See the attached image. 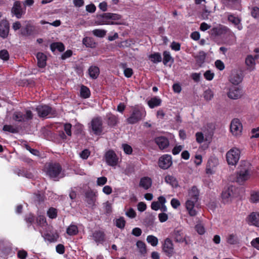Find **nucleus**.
Listing matches in <instances>:
<instances>
[{
    "instance_id": "obj_15",
    "label": "nucleus",
    "mask_w": 259,
    "mask_h": 259,
    "mask_svg": "<svg viewBox=\"0 0 259 259\" xmlns=\"http://www.w3.org/2000/svg\"><path fill=\"white\" fill-rule=\"evenodd\" d=\"M234 187L231 186L228 187H225L222 192V199L224 203H228L231 202L233 197Z\"/></svg>"
},
{
    "instance_id": "obj_1",
    "label": "nucleus",
    "mask_w": 259,
    "mask_h": 259,
    "mask_svg": "<svg viewBox=\"0 0 259 259\" xmlns=\"http://www.w3.org/2000/svg\"><path fill=\"white\" fill-rule=\"evenodd\" d=\"M199 196V191L197 187L193 186L189 191V199L186 202V207L191 216H195L197 212L194 209L196 203L198 201Z\"/></svg>"
},
{
    "instance_id": "obj_62",
    "label": "nucleus",
    "mask_w": 259,
    "mask_h": 259,
    "mask_svg": "<svg viewBox=\"0 0 259 259\" xmlns=\"http://www.w3.org/2000/svg\"><path fill=\"white\" fill-rule=\"evenodd\" d=\"M184 146L182 145L176 146L172 150V153L173 155H176L178 154L183 149Z\"/></svg>"
},
{
    "instance_id": "obj_31",
    "label": "nucleus",
    "mask_w": 259,
    "mask_h": 259,
    "mask_svg": "<svg viewBox=\"0 0 259 259\" xmlns=\"http://www.w3.org/2000/svg\"><path fill=\"white\" fill-rule=\"evenodd\" d=\"M66 233L69 236H75L78 233V227L74 224H70L66 229Z\"/></svg>"
},
{
    "instance_id": "obj_25",
    "label": "nucleus",
    "mask_w": 259,
    "mask_h": 259,
    "mask_svg": "<svg viewBox=\"0 0 259 259\" xmlns=\"http://www.w3.org/2000/svg\"><path fill=\"white\" fill-rule=\"evenodd\" d=\"M85 201L88 204L94 205L96 201V194L92 190L87 191L85 193Z\"/></svg>"
},
{
    "instance_id": "obj_60",
    "label": "nucleus",
    "mask_w": 259,
    "mask_h": 259,
    "mask_svg": "<svg viewBox=\"0 0 259 259\" xmlns=\"http://www.w3.org/2000/svg\"><path fill=\"white\" fill-rule=\"evenodd\" d=\"M27 255V251L23 249L19 250L17 252V257L20 259H25Z\"/></svg>"
},
{
    "instance_id": "obj_11",
    "label": "nucleus",
    "mask_w": 259,
    "mask_h": 259,
    "mask_svg": "<svg viewBox=\"0 0 259 259\" xmlns=\"http://www.w3.org/2000/svg\"><path fill=\"white\" fill-rule=\"evenodd\" d=\"M104 158L107 164L111 166H116L118 162V158L112 150H109L105 153Z\"/></svg>"
},
{
    "instance_id": "obj_57",
    "label": "nucleus",
    "mask_w": 259,
    "mask_h": 259,
    "mask_svg": "<svg viewBox=\"0 0 259 259\" xmlns=\"http://www.w3.org/2000/svg\"><path fill=\"white\" fill-rule=\"evenodd\" d=\"M215 67L220 71L225 69V65L222 61L221 60H217L214 63Z\"/></svg>"
},
{
    "instance_id": "obj_54",
    "label": "nucleus",
    "mask_w": 259,
    "mask_h": 259,
    "mask_svg": "<svg viewBox=\"0 0 259 259\" xmlns=\"http://www.w3.org/2000/svg\"><path fill=\"white\" fill-rule=\"evenodd\" d=\"M0 58L5 61L9 60V54L7 50H3L0 51Z\"/></svg>"
},
{
    "instance_id": "obj_55",
    "label": "nucleus",
    "mask_w": 259,
    "mask_h": 259,
    "mask_svg": "<svg viewBox=\"0 0 259 259\" xmlns=\"http://www.w3.org/2000/svg\"><path fill=\"white\" fill-rule=\"evenodd\" d=\"M204 137L205 141L210 143L211 141L212 136L213 135V132L212 131H207V133L204 132Z\"/></svg>"
},
{
    "instance_id": "obj_52",
    "label": "nucleus",
    "mask_w": 259,
    "mask_h": 259,
    "mask_svg": "<svg viewBox=\"0 0 259 259\" xmlns=\"http://www.w3.org/2000/svg\"><path fill=\"white\" fill-rule=\"evenodd\" d=\"M71 128L72 125L70 123H66L64 124V130L68 136H71Z\"/></svg>"
},
{
    "instance_id": "obj_13",
    "label": "nucleus",
    "mask_w": 259,
    "mask_h": 259,
    "mask_svg": "<svg viewBox=\"0 0 259 259\" xmlns=\"http://www.w3.org/2000/svg\"><path fill=\"white\" fill-rule=\"evenodd\" d=\"M242 124L238 118L233 119L230 124V131L234 136L240 135L242 133Z\"/></svg>"
},
{
    "instance_id": "obj_43",
    "label": "nucleus",
    "mask_w": 259,
    "mask_h": 259,
    "mask_svg": "<svg viewBox=\"0 0 259 259\" xmlns=\"http://www.w3.org/2000/svg\"><path fill=\"white\" fill-rule=\"evenodd\" d=\"M213 93L211 90L208 89L203 93V97L206 101H210L213 98Z\"/></svg>"
},
{
    "instance_id": "obj_30",
    "label": "nucleus",
    "mask_w": 259,
    "mask_h": 259,
    "mask_svg": "<svg viewBox=\"0 0 259 259\" xmlns=\"http://www.w3.org/2000/svg\"><path fill=\"white\" fill-rule=\"evenodd\" d=\"M163 63L164 65H168V63L170 62L171 64L174 62V59L171 56L170 52L167 51H164L163 52Z\"/></svg>"
},
{
    "instance_id": "obj_51",
    "label": "nucleus",
    "mask_w": 259,
    "mask_h": 259,
    "mask_svg": "<svg viewBox=\"0 0 259 259\" xmlns=\"http://www.w3.org/2000/svg\"><path fill=\"white\" fill-rule=\"evenodd\" d=\"M195 230L200 235H203L205 232L204 226L201 224H198L195 226Z\"/></svg>"
},
{
    "instance_id": "obj_17",
    "label": "nucleus",
    "mask_w": 259,
    "mask_h": 259,
    "mask_svg": "<svg viewBox=\"0 0 259 259\" xmlns=\"http://www.w3.org/2000/svg\"><path fill=\"white\" fill-rule=\"evenodd\" d=\"M11 12L17 18L20 19L25 14V9L23 10L22 8L21 2L19 1H17L14 3Z\"/></svg>"
},
{
    "instance_id": "obj_58",
    "label": "nucleus",
    "mask_w": 259,
    "mask_h": 259,
    "mask_svg": "<svg viewBox=\"0 0 259 259\" xmlns=\"http://www.w3.org/2000/svg\"><path fill=\"white\" fill-rule=\"evenodd\" d=\"M122 148L125 154L129 155L132 153L133 149L130 145L127 144H122Z\"/></svg>"
},
{
    "instance_id": "obj_63",
    "label": "nucleus",
    "mask_w": 259,
    "mask_h": 259,
    "mask_svg": "<svg viewBox=\"0 0 259 259\" xmlns=\"http://www.w3.org/2000/svg\"><path fill=\"white\" fill-rule=\"evenodd\" d=\"M90 151L88 149H84L80 154V157L83 159H87L90 155Z\"/></svg>"
},
{
    "instance_id": "obj_46",
    "label": "nucleus",
    "mask_w": 259,
    "mask_h": 259,
    "mask_svg": "<svg viewBox=\"0 0 259 259\" xmlns=\"http://www.w3.org/2000/svg\"><path fill=\"white\" fill-rule=\"evenodd\" d=\"M48 217L51 219H55L57 217V209L53 207H51L47 211Z\"/></svg>"
},
{
    "instance_id": "obj_3",
    "label": "nucleus",
    "mask_w": 259,
    "mask_h": 259,
    "mask_svg": "<svg viewBox=\"0 0 259 259\" xmlns=\"http://www.w3.org/2000/svg\"><path fill=\"white\" fill-rule=\"evenodd\" d=\"M251 174V165L247 162H242L237 172V182L241 184L247 180Z\"/></svg>"
},
{
    "instance_id": "obj_47",
    "label": "nucleus",
    "mask_w": 259,
    "mask_h": 259,
    "mask_svg": "<svg viewBox=\"0 0 259 259\" xmlns=\"http://www.w3.org/2000/svg\"><path fill=\"white\" fill-rule=\"evenodd\" d=\"M245 63L247 66L252 67L255 65L254 58L251 55H248L245 59Z\"/></svg>"
},
{
    "instance_id": "obj_19",
    "label": "nucleus",
    "mask_w": 259,
    "mask_h": 259,
    "mask_svg": "<svg viewBox=\"0 0 259 259\" xmlns=\"http://www.w3.org/2000/svg\"><path fill=\"white\" fill-rule=\"evenodd\" d=\"M246 221L249 225L259 227V212H252L246 218Z\"/></svg>"
},
{
    "instance_id": "obj_33",
    "label": "nucleus",
    "mask_w": 259,
    "mask_h": 259,
    "mask_svg": "<svg viewBox=\"0 0 259 259\" xmlns=\"http://www.w3.org/2000/svg\"><path fill=\"white\" fill-rule=\"evenodd\" d=\"M50 49L52 52L58 50L60 52H62L65 50V46L62 42H53L50 45Z\"/></svg>"
},
{
    "instance_id": "obj_32",
    "label": "nucleus",
    "mask_w": 259,
    "mask_h": 259,
    "mask_svg": "<svg viewBox=\"0 0 259 259\" xmlns=\"http://www.w3.org/2000/svg\"><path fill=\"white\" fill-rule=\"evenodd\" d=\"M161 103V100L159 98H158L156 97H153L151 98L150 100L148 102V105L149 107L152 109L155 108V107L160 106Z\"/></svg>"
},
{
    "instance_id": "obj_22",
    "label": "nucleus",
    "mask_w": 259,
    "mask_h": 259,
    "mask_svg": "<svg viewBox=\"0 0 259 259\" xmlns=\"http://www.w3.org/2000/svg\"><path fill=\"white\" fill-rule=\"evenodd\" d=\"M172 236L176 242L183 243L185 241V237L181 230L175 229L172 233Z\"/></svg>"
},
{
    "instance_id": "obj_40",
    "label": "nucleus",
    "mask_w": 259,
    "mask_h": 259,
    "mask_svg": "<svg viewBox=\"0 0 259 259\" xmlns=\"http://www.w3.org/2000/svg\"><path fill=\"white\" fill-rule=\"evenodd\" d=\"M115 225L116 226L120 229H123L124 228L126 222L124 218L123 217H120L118 219L115 220Z\"/></svg>"
},
{
    "instance_id": "obj_56",
    "label": "nucleus",
    "mask_w": 259,
    "mask_h": 259,
    "mask_svg": "<svg viewBox=\"0 0 259 259\" xmlns=\"http://www.w3.org/2000/svg\"><path fill=\"white\" fill-rule=\"evenodd\" d=\"M214 76V74L213 72H211V71L209 70L206 71L204 73V78L209 81L212 80Z\"/></svg>"
},
{
    "instance_id": "obj_18",
    "label": "nucleus",
    "mask_w": 259,
    "mask_h": 259,
    "mask_svg": "<svg viewBox=\"0 0 259 259\" xmlns=\"http://www.w3.org/2000/svg\"><path fill=\"white\" fill-rule=\"evenodd\" d=\"M154 142L161 150L167 148L169 145L168 139L164 136H159L155 138Z\"/></svg>"
},
{
    "instance_id": "obj_6",
    "label": "nucleus",
    "mask_w": 259,
    "mask_h": 259,
    "mask_svg": "<svg viewBox=\"0 0 259 259\" xmlns=\"http://www.w3.org/2000/svg\"><path fill=\"white\" fill-rule=\"evenodd\" d=\"M36 111L40 117L45 118L48 116L51 117L56 115V111L51 107L44 105H39L36 108Z\"/></svg>"
},
{
    "instance_id": "obj_10",
    "label": "nucleus",
    "mask_w": 259,
    "mask_h": 259,
    "mask_svg": "<svg viewBox=\"0 0 259 259\" xmlns=\"http://www.w3.org/2000/svg\"><path fill=\"white\" fill-rule=\"evenodd\" d=\"M172 164V157L169 154H164L159 158L158 165L162 169H167Z\"/></svg>"
},
{
    "instance_id": "obj_26",
    "label": "nucleus",
    "mask_w": 259,
    "mask_h": 259,
    "mask_svg": "<svg viewBox=\"0 0 259 259\" xmlns=\"http://www.w3.org/2000/svg\"><path fill=\"white\" fill-rule=\"evenodd\" d=\"M243 77L242 73L236 72L232 74L229 80L233 84L236 85L242 82Z\"/></svg>"
},
{
    "instance_id": "obj_37",
    "label": "nucleus",
    "mask_w": 259,
    "mask_h": 259,
    "mask_svg": "<svg viewBox=\"0 0 259 259\" xmlns=\"http://www.w3.org/2000/svg\"><path fill=\"white\" fill-rule=\"evenodd\" d=\"M206 55V53L204 51H201L199 52L198 55L195 57L197 63L199 65L202 64L204 62Z\"/></svg>"
},
{
    "instance_id": "obj_24",
    "label": "nucleus",
    "mask_w": 259,
    "mask_h": 259,
    "mask_svg": "<svg viewBox=\"0 0 259 259\" xmlns=\"http://www.w3.org/2000/svg\"><path fill=\"white\" fill-rule=\"evenodd\" d=\"M152 180L148 177H144L141 178L139 186L145 190L149 189L152 186Z\"/></svg>"
},
{
    "instance_id": "obj_41",
    "label": "nucleus",
    "mask_w": 259,
    "mask_h": 259,
    "mask_svg": "<svg viewBox=\"0 0 259 259\" xmlns=\"http://www.w3.org/2000/svg\"><path fill=\"white\" fill-rule=\"evenodd\" d=\"M147 241L152 246H156L158 244V239L153 235H148L147 237Z\"/></svg>"
},
{
    "instance_id": "obj_61",
    "label": "nucleus",
    "mask_w": 259,
    "mask_h": 259,
    "mask_svg": "<svg viewBox=\"0 0 259 259\" xmlns=\"http://www.w3.org/2000/svg\"><path fill=\"white\" fill-rule=\"evenodd\" d=\"M251 14L253 17L255 18H259V8L257 7H253L251 11Z\"/></svg>"
},
{
    "instance_id": "obj_9",
    "label": "nucleus",
    "mask_w": 259,
    "mask_h": 259,
    "mask_svg": "<svg viewBox=\"0 0 259 259\" xmlns=\"http://www.w3.org/2000/svg\"><path fill=\"white\" fill-rule=\"evenodd\" d=\"M162 249L165 254L168 257H171L175 253L174 245L172 240L166 238L162 245Z\"/></svg>"
},
{
    "instance_id": "obj_34",
    "label": "nucleus",
    "mask_w": 259,
    "mask_h": 259,
    "mask_svg": "<svg viewBox=\"0 0 259 259\" xmlns=\"http://www.w3.org/2000/svg\"><path fill=\"white\" fill-rule=\"evenodd\" d=\"M80 97L83 99H87L90 97L91 92L89 88L82 85L80 90Z\"/></svg>"
},
{
    "instance_id": "obj_35",
    "label": "nucleus",
    "mask_w": 259,
    "mask_h": 259,
    "mask_svg": "<svg viewBox=\"0 0 259 259\" xmlns=\"http://www.w3.org/2000/svg\"><path fill=\"white\" fill-rule=\"evenodd\" d=\"M82 44L88 48H93L96 47V43L94 39L90 37H85L83 38Z\"/></svg>"
},
{
    "instance_id": "obj_14",
    "label": "nucleus",
    "mask_w": 259,
    "mask_h": 259,
    "mask_svg": "<svg viewBox=\"0 0 259 259\" xmlns=\"http://www.w3.org/2000/svg\"><path fill=\"white\" fill-rule=\"evenodd\" d=\"M230 29L224 25H220L219 26L214 27L208 31L209 34L212 36H218L223 34H226L230 32Z\"/></svg>"
},
{
    "instance_id": "obj_53",
    "label": "nucleus",
    "mask_w": 259,
    "mask_h": 259,
    "mask_svg": "<svg viewBox=\"0 0 259 259\" xmlns=\"http://www.w3.org/2000/svg\"><path fill=\"white\" fill-rule=\"evenodd\" d=\"M164 179H165V181L167 183H169L171 185H174L177 183L176 178L172 176L167 175V176H165Z\"/></svg>"
},
{
    "instance_id": "obj_59",
    "label": "nucleus",
    "mask_w": 259,
    "mask_h": 259,
    "mask_svg": "<svg viewBox=\"0 0 259 259\" xmlns=\"http://www.w3.org/2000/svg\"><path fill=\"white\" fill-rule=\"evenodd\" d=\"M33 31V27L31 25H27L24 28V34L27 35H30Z\"/></svg>"
},
{
    "instance_id": "obj_39",
    "label": "nucleus",
    "mask_w": 259,
    "mask_h": 259,
    "mask_svg": "<svg viewBox=\"0 0 259 259\" xmlns=\"http://www.w3.org/2000/svg\"><path fill=\"white\" fill-rule=\"evenodd\" d=\"M136 245L141 254H144L147 252L146 245L144 242L139 240L137 242Z\"/></svg>"
},
{
    "instance_id": "obj_42",
    "label": "nucleus",
    "mask_w": 259,
    "mask_h": 259,
    "mask_svg": "<svg viewBox=\"0 0 259 259\" xmlns=\"http://www.w3.org/2000/svg\"><path fill=\"white\" fill-rule=\"evenodd\" d=\"M3 130L5 132H8L13 134L17 133L18 132V128L14 127L11 125H4L3 128Z\"/></svg>"
},
{
    "instance_id": "obj_2",
    "label": "nucleus",
    "mask_w": 259,
    "mask_h": 259,
    "mask_svg": "<svg viewBox=\"0 0 259 259\" xmlns=\"http://www.w3.org/2000/svg\"><path fill=\"white\" fill-rule=\"evenodd\" d=\"M130 116L126 119L128 123L134 124L142 120L146 115V112L144 107L136 105L131 107Z\"/></svg>"
},
{
    "instance_id": "obj_7",
    "label": "nucleus",
    "mask_w": 259,
    "mask_h": 259,
    "mask_svg": "<svg viewBox=\"0 0 259 259\" xmlns=\"http://www.w3.org/2000/svg\"><path fill=\"white\" fill-rule=\"evenodd\" d=\"M240 151L237 148L230 149L226 154V159L229 165H235L240 158Z\"/></svg>"
},
{
    "instance_id": "obj_48",
    "label": "nucleus",
    "mask_w": 259,
    "mask_h": 259,
    "mask_svg": "<svg viewBox=\"0 0 259 259\" xmlns=\"http://www.w3.org/2000/svg\"><path fill=\"white\" fill-rule=\"evenodd\" d=\"M18 175L19 176L25 177L26 178L29 179H31L33 177V175L31 172H28L27 170L25 169L19 170Z\"/></svg>"
},
{
    "instance_id": "obj_23",
    "label": "nucleus",
    "mask_w": 259,
    "mask_h": 259,
    "mask_svg": "<svg viewBox=\"0 0 259 259\" xmlns=\"http://www.w3.org/2000/svg\"><path fill=\"white\" fill-rule=\"evenodd\" d=\"M37 60V66L39 68H44L47 65V56L46 55L41 52H38L36 55Z\"/></svg>"
},
{
    "instance_id": "obj_4",
    "label": "nucleus",
    "mask_w": 259,
    "mask_h": 259,
    "mask_svg": "<svg viewBox=\"0 0 259 259\" xmlns=\"http://www.w3.org/2000/svg\"><path fill=\"white\" fill-rule=\"evenodd\" d=\"M46 174L51 179L63 177L62 166L57 162H50L46 166Z\"/></svg>"
},
{
    "instance_id": "obj_12",
    "label": "nucleus",
    "mask_w": 259,
    "mask_h": 259,
    "mask_svg": "<svg viewBox=\"0 0 259 259\" xmlns=\"http://www.w3.org/2000/svg\"><path fill=\"white\" fill-rule=\"evenodd\" d=\"M243 95V90L239 87L232 85L229 88L227 92L228 97L231 99L237 100Z\"/></svg>"
},
{
    "instance_id": "obj_28",
    "label": "nucleus",
    "mask_w": 259,
    "mask_h": 259,
    "mask_svg": "<svg viewBox=\"0 0 259 259\" xmlns=\"http://www.w3.org/2000/svg\"><path fill=\"white\" fill-rule=\"evenodd\" d=\"M107 123L110 127H114L118 122V117L114 114L109 113L107 115Z\"/></svg>"
},
{
    "instance_id": "obj_5",
    "label": "nucleus",
    "mask_w": 259,
    "mask_h": 259,
    "mask_svg": "<svg viewBox=\"0 0 259 259\" xmlns=\"http://www.w3.org/2000/svg\"><path fill=\"white\" fill-rule=\"evenodd\" d=\"M90 127H91L94 135H101L104 130L102 118L100 116L93 118L91 121Z\"/></svg>"
},
{
    "instance_id": "obj_44",
    "label": "nucleus",
    "mask_w": 259,
    "mask_h": 259,
    "mask_svg": "<svg viewBox=\"0 0 259 259\" xmlns=\"http://www.w3.org/2000/svg\"><path fill=\"white\" fill-rule=\"evenodd\" d=\"M250 201L252 203H257L259 201V191H253L251 193Z\"/></svg>"
},
{
    "instance_id": "obj_45",
    "label": "nucleus",
    "mask_w": 259,
    "mask_h": 259,
    "mask_svg": "<svg viewBox=\"0 0 259 259\" xmlns=\"http://www.w3.org/2000/svg\"><path fill=\"white\" fill-rule=\"evenodd\" d=\"M238 240L237 236L233 234H230L227 238V242L230 244H236L238 243Z\"/></svg>"
},
{
    "instance_id": "obj_29",
    "label": "nucleus",
    "mask_w": 259,
    "mask_h": 259,
    "mask_svg": "<svg viewBox=\"0 0 259 259\" xmlns=\"http://www.w3.org/2000/svg\"><path fill=\"white\" fill-rule=\"evenodd\" d=\"M90 77L93 79H97L100 74L99 68L96 66H91L88 69Z\"/></svg>"
},
{
    "instance_id": "obj_50",
    "label": "nucleus",
    "mask_w": 259,
    "mask_h": 259,
    "mask_svg": "<svg viewBox=\"0 0 259 259\" xmlns=\"http://www.w3.org/2000/svg\"><path fill=\"white\" fill-rule=\"evenodd\" d=\"M106 31L102 29H95L93 31L94 35L99 37H103L106 35Z\"/></svg>"
},
{
    "instance_id": "obj_16",
    "label": "nucleus",
    "mask_w": 259,
    "mask_h": 259,
    "mask_svg": "<svg viewBox=\"0 0 259 259\" xmlns=\"http://www.w3.org/2000/svg\"><path fill=\"white\" fill-rule=\"evenodd\" d=\"M121 16L118 14L105 13L98 16V20L102 22V24L107 23V20L111 19L113 20H119L121 19Z\"/></svg>"
},
{
    "instance_id": "obj_8",
    "label": "nucleus",
    "mask_w": 259,
    "mask_h": 259,
    "mask_svg": "<svg viewBox=\"0 0 259 259\" xmlns=\"http://www.w3.org/2000/svg\"><path fill=\"white\" fill-rule=\"evenodd\" d=\"M33 115L30 110H26L25 114L20 111L15 112L13 115V119L19 122H24L33 118Z\"/></svg>"
},
{
    "instance_id": "obj_38",
    "label": "nucleus",
    "mask_w": 259,
    "mask_h": 259,
    "mask_svg": "<svg viewBox=\"0 0 259 259\" xmlns=\"http://www.w3.org/2000/svg\"><path fill=\"white\" fill-rule=\"evenodd\" d=\"M121 66L124 69L123 73L124 76L127 78H130L133 75V70L131 68H126V64L122 63Z\"/></svg>"
},
{
    "instance_id": "obj_36",
    "label": "nucleus",
    "mask_w": 259,
    "mask_h": 259,
    "mask_svg": "<svg viewBox=\"0 0 259 259\" xmlns=\"http://www.w3.org/2000/svg\"><path fill=\"white\" fill-rule=\"evenodd\" d=\"M149 58L151 61L154 63H157L162 61L161 54L158 52H155L150 54Z\"/></svg>"
},
{
    "instance_id": "obj_27",
    "label": "nucleus",
    "mask_w": 259,
    "mask_h": 259,
    "mask_svg": "<svg viewBox=\"0 0 259 259\" xmlns=\"http://www.w3.org/2000/svg\"><path fill=\"white\" fill-rule=\"evenodd\" d=\"M228 20L235 26H236L239 30L242 29V26L240 25L241 19L238 17H236L233 14H229L228 16Z\"/></svg>"
},
{
    "instance_id": "obj_49",
    "label": "nucleus",
    "mask_w": 259,
    "mask_h": 259,
    "mask_svg": "<svg viewBox=\"0 0 259 259\" xmlns=\"http://www.w3.org/2000/svg\"><path fill=\"white\" fill-rule=\"evenodd\" d=\"M196 140L198 143L201 144L205 141L204 135L202 132H197L195 134Z\"/></svg>"
},
{
    "instance_id": "obj_64",
    "label": "nucleus",
    "mask_w": 259,
    "mask_h": 259,
    "mask_svg": "<svg viewBox=\"0 0 259 259\" xmlns=\"http://www.w3.org/2000/svg\"><path fill=\"white\" fill-rule=\"evenodd\" d=\"M250 243L252 247L259 250V237L253 239Z\"/></svg>"
},
{
    "instance_id": "obj_20",
    "label": "nucleus",
    "mask_w": 259,
    "mask_h": 259,
    "mask_svg": "<svg viewBox=\"0 0 259 259\" xmlns=\"http://www.w3.org/2000/svg\"><path fill=\"white\" fill-rule=\"evenodd\" d=\"M9 32V24L6 20L0 22V36L5 38L8 36Z\"/></svg>"
},
{
    "instance_id": "obj_21",
    "label": "nucleus",
    "mask_w": 259,
    "mask_h": 259,
    "mask_svg": "<svg viewBox=\"0 0 259 259\" xmlns=\"http://www.w3.org/2000/svg\"><path fill=\"white\" fill-rule=\"evenodd\" d=\"M92 237L94 241L98 244H102L105 241V234L103 231L96 230L93 233Z\"/></svg>"
}]
</instances>
